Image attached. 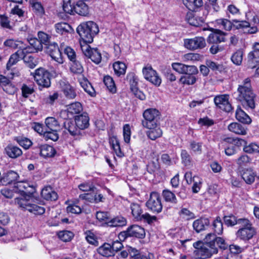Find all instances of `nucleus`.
<instances>
[{
    "label": "nucleus",
    "mask_w": 259,
    "mask_h": 259,
    "mask_svg": "<svg viewBox=\"0 0 259 259\" xmlns=\"http://www.w3.org/2000/svg\"><path fill=\"white\" fill-rule=\"evenodd\" d=\"M236 99L239 101L246 109L253 110L255 107L256 95L253 93L251 84V79L249 77L245 78L238 85Z\"/></svg>",
    "instance_id": "f257e3e1"
},
{
    "label": "nucleus",
    "mask_w": 259,
    "mask_h": 259,
    "mask_svg": "<svg viewBox=\"0 0 259 259\" xmlns=\"http://www.w3.org/2000/svg\"><path fill=\"white\" fill-rule=\"evenodd\" d=\"M77 32L85 44L91 43L93 38L99 32V28L96 23L89 21L80 24L76 29Z\"/></svg>",
    "instance_id": "f03ea898"
},
{
    "label": "nucleus",
    "mask_w": 259,
    "mask_h": 259,
    "mask_svg": "<svg viewBox=\"0 0 259 259\" xmlns=\"http://www.w3.org/2000/svg\"><path fill=\"white\" fill-rule=\"evenodd\" d=\"M239 223L240 229L236 233L237 238L247 241L256 234L255 228L248 219H245L244 221H240Z\"/></svg>",
    "instance_id": "7ed1b4c3"
},
{
    "label": "nucleus",
    "mask_w": 259,
    "mask_h": 259,
    "mask_svg": "<svg viewBox=\"0 0 259 259\" xmlns=\"http://www.w3.org/2000/svg\"><path fill=\"white\" fill-rule=\"evenodd\" d=\"M130 207L133 217L138 221H143L150 224L156 220L155 216H151L148 213L142 214L143 210L139 203H132Z\"/></svg>",
    "instance_id": "20e7f679"
},
{
    "label": "nucleus",
    "mask_w": 259,
    "mask_h": 259,
    "mask_svg": "<svg viewBox=\"0 0 259 259\" xmlns=\"http://www.w3.org/2000/svg\"><path fill=\"white\" fill-rule=\"evenodd\" d=\"M145 236L144 229L137 225H131L126 231L121 232L118 237L120 241H124L128 237H135L138 238H143Z\"/></svg>",
    "instance_id": "39448f33"
},
{
    "label": "nucleus",
    "mask_w": 259,
    "mask_h": 259,
    "mask_svg": "<svg viewBox=\"0 0 259 259\" xmlns=\"http://www.w3.org/2000/svg\"><path fill=\"white\" fill-rule=\"evenodd\" d=\"M33 74L34 79L37 84L42 88H49L51 85V75L50 72L43 68L35 70Z\"/></svg>",
    "instance_id": "423d86ee"
},
{
    "label": "nucleus",
    "mask_w": 259,
    "mask_h": 259,
    "mask_svg": "<svg viewBox=\"0 0 259 259\" xmlns=\"http://www.w3.org/2000/svg\"><path fill=\"white\" fill-rule=\"evenodd\" d=\"M159 115V111L155 109L150 108L146 110L143 114L144 118V120L142 121L143 126L145 127L156 126Z\"/></svg>",
    "instance_id": "0eeeda50"
},
{
    "label": "nucleus",
    "mask_w": 259,
    "mask_h": 259,
    "mask_svg": "<svg viewBox=\"0 0 259 259\" xmlns=\"http://www.w3.org/2000/svg\"><path fill=\"white\" fill-rule=\"evenodd\" d=\"M146 205L154 213L160 212L162 209V205L159 194L156 192H151Z\"/></svg>",
    "instance_id": "6e6552de"
},
{
    "label": "nucleus",
    "mask_w": 259,
    "mask_h": 259,
    "mask_svg": "<svg viewBox=\"0 0 259 259\" xmlns=\"http://www.w3.org/2000/svg\"><path fill=\"white\" fill-rule=\"evenodd\" d=\"M142 72L145 79L156 87H159L160 85L161 79L151 66L147 65L144 67L143 68Z\"/></svg>",
    "instance_id": "1a4fd4ad"
},
{
    "label": "nucleus",
    "mask_w": 259,
    "mask_h": 259,
    "mask_svg": "<svg viewBox=\"0 0 259 259\" xmlns=\"http://www.w3.org/2000/svg\"><path fill=\"white\" fill-rule=\"evenodd\" d=\"M205 46V40L201 36H196L192 38H187L184 40V46L191 51L202 49Z\"/></svg>",
    "instance_id": "9d476101"
},
{
    "label": "nucleus",
    "mask_w": 259,
    "mask_h": 259,
    "mask_svg": "<svg viewBox=\"0 0 259 259\" xmlns=\"http://www.w3.org/2000/svg\"><path fill=\"white\" fill-rule=\"evenodd\" d=\"M81 48L83 54L90 58L91 60L96 64H99L102 60L101 53L97 49H92L87 44L81 46Z\"/></svg>",
    "instance_id": "9b49d317"
},
{
    "label": "nucleus",
    "mask_w": 259,
    "mask_h": 259,
    "mask_svg": "<svg viewBox=\"0 0 259 259\" xmlns=\"http://www.w3.org/2000/svg\"><path fill=\"white\" fill-rule=\"evenodd\" d=\"M46 48L47 52L54 60L59 64H62L63 63L62 54L57 43L50 42L46 46Z\"/></svg>",
    "instance_id": "f8f14e48"
},
{
    "label": "nucleus",
    "mask_w": 259,
    "mask_h": 259,
    "mask_svg": "<svg viewBox=\"0 0 259 259\" xmlns=\"http://www.w3.org/2000/svg\"><path fill=\"white\" fill-rule=\"evenodd\" d=\"M218 253V249L214 244H203L199 250H196L194 253L196 256H203L205 258H211Z\"/></svg>",
    "instance_id": "ddd939ff"
},
{
    "label": "nucleus",
    "mask_w": 259,
    "mask_h": 259,
    "mask_svg": "<svg viewBox=\"0 0 259 259\" xmlns=\"http://www.w3.org/2000/svg\"><path fill=\"white\" fill-rule=\"evenodd\" d=\"M229 96L227 95H221L217 96L214 98V102L215 105L226 112H230L232 108L229 101Z\"/></svg>",
    "instance_id": "4468645a"
},
{
    "label": "nucleus",
    "mask_w": 259,
    "mask_h": 259,
    "mask_svg": "<svg viewBox=\"0 0 259 259\" xmlns=\"http://www.w3.org/2000/svg\"><path fill=\"white\" fill-rule=\"evenodd\" d=\"M60 86L64 96L68 99H74L77 96L75 89L65 80L59 81Z\"/></svg>",
    "instance_id": "2eb2a0df"
},
{
    "label": "nucleus",
    "mask_w": 259,
    "mask_h": 259,
    "mask_svg": "<svg viewBox=\"0 0 259 259\" xmlns=\"http://www.w3.org/2000/svg\"><path fill=\"white\" fill-rule=\"evenodd\" d=\"M19 178L18 174L13 170L4 173L0 179V185L7 186L14 183Z\"/></svg>",
    "instance_id": "dca6fc26"
},
{
    "label": "nucleus",
    "mask_w": 259,
    "mask_h": 259,
    "mask_svg": "<svg viewBox=\"0 0 259 259\" xmlns=\"http://www.w3.org/2000/svg\"><path fill=\"white\" fill-rule=\"evenodd\" d=\"M242 179L245 183L248 185H251L254 182L256 174L253 171L252 168H243L240 171Z\"/></svg>",
    "instance_id": "f3484780"
},
{
    "label": "nucleus",
    "mask_w": 259,
    "mask_h": 259,
    "mask_svg": "<svg viewBox=\"0 0 259 259\" xmlns=\"http://www.w3.org/2000/svg\"><path fill=\"white\" fill-rule=\"evenodd\" d=\"M225 33L220 29H214L210 33L207 38V41L210 44H218L225 41Z\"/></svg>",
    "instance_id": "a211bd4d"
},
{
    "label": "nucleus",
    "mask_w": 259,
    "mask_h": 259,
    "mask_svg": "<svg viewBox=\"0 0 259 259\" xmlns=\"http://www.w3.org/2000/svg\"><path fill=\"white\" fill-rule=\"evenodd\" d=\"M5 153L10 158H16L22 154V151L17 146L10 144L5 148Z\"/></svg>",
    "instance_id": "6ab92c4d"
},
{
    "label": "nucleus",
    "mask_w": 259,
    "mask_h": 259,
    "mask_svg": "<svg viewBox=\"0 0 259 259\" xmlns=\"http://www.w3.org/2000/svg\"><path fill=\"white\" fill-rule=\"evenodd\" d=\"M25 54V49H19L16 52L10 56L9 60L7 64V69L9 70L11 67L22 59L23 56Z\"/></svg>",
    "instance_id": "aec40b11"
},
{
    "label": "nucleus",
    "mask_w": 259,
    "mask_h": 259,
    "mask_svg": "<svg viewBox=\"0 0 259 259\" xmlns=\"http://www.w3.org/2000/svg\"><path fill=\"white\" fill-rule=\"evenodd\" d=\"M75 122L76 126L80 130H84L89 125V117L86 113L76 116Z\"/></svg>",
    "instance_id": "412c9836"
},
{
    "label": "nucleus",
    "mask_w": 259,
    "mask_h": 259,
    "mask_svg": "<svg viewBox=\"0 0 259 259\" xmlns=\"http://www.w3.org/2000/svg\"><path fill=\"white\" fill-rule=\"evenodd\" d=\"M76 13L82 16H87L89 14L88 6L81 2H75L74 3V14Z\"/></svg>",
    "instance_id": "4be33fe9"
},
{
    "label": "nucleus",
    "mask_w": 259,
    "mask_h": 259,
    "mask_svg": "<svg viewBox=\"0 0 259 259\" xmlns=\"http://www.w3.org/2000/svg\"><path fill=\"white\" fill-rule=\"evenodd\" d=\"M41 195L46 200L55 201L58 198L57 193L50 186L44 188L41 190Z\"/></svg>",
    "instance_id": "5701e85b"
},
{
    "label": "nucleus",
    "mask_w": 259,
    "mask_h": 259,
    "mask_svg": "<svg viewBox=\"0 0 259 259\" xmlns=\"http://www.w3.org/2000/svg\"><path fill=\"white\" fill-rule=\"evenodd\" d=\"M149 129L146 132V135L148 138L151 140H155L161 137L162 135V131L159 126L156 124V126H153L151 127H147Z\"/></svg>",
    "instance_id": "b1692460"
},
{
    "label": "nucleus",
    "mask_w": 259,
    "mask_h": 259,
    "mask_svg": "<svg viewBox=\"0 0 259 259\" xmlns=\"http://www.w3.org/2000/svg\"><path fill=\"white\" fill-rule=\"evenodd\" d=\"M228 130L237 135H245L247 134V128L237 122H233L228 127Z\"/></svg>",
    "instance_id": "393cba45"
},
{
    "label": "nucleus",
    "mask_w": 259,
    "mask_h": 259,
    "mask_svg": "<svg viewBox=\"0 0 259 259\" xmlns=\"http://www.w3.org/2000/svg\"><path fill=\"white\" fill-rule=\"evenodd\" d=\"M209 220L207 218H200L194 221L193 227L194 230L197 233L205 229L206 226L209 225Z\"/></svg>",
    "instance_id": "a878e982"
},
{
    "label": "nucleus",
    "mask_w": 259,
    "mask_h": 259,
    "mask_svg": "<svg viewBox=\"0 0 259 259\" xmlns=\"http://www.w3.org/2000/svg\"><path fill=\"white\" fill-rule=\"evenodd\" d=\"M24 49L25 54H24L23 56L22 60L26 66L31 69H33L38 64L37 59L30 54H26V49Z\"/></svg>",
    "instance_id": "bb28decb"
},
{
    "label": "nucleus",
    "mask_w": 259,
    "mask_h": 259,
    "mask_svg": "<svg viewBox=\"0 0 259 259\" xmlns=\"http://www.w3.org/2000/svg\"><path fill=\"white\" fill-rule=\"evenodd\" d=\"M45 123L47 129L52 131L58 132L60 129V125L57 119L53 117L46 119Z\"/></svg>",
    "instance_id": "cd10ccee"
},
{
    "label": "nucleus",
    "mask_w": 259,
    "mask_h": 259,
    "mask_svg": "<svg viewBox=\"0 0 259 259\" xmlns=\"http://www.w3.org/2000/svg\"><path fill=\"white\" fill-rule=\"evenodd\" d=\"M56 153L55 149L51 146L46 144L40 147V154L44 157H52Z\"/></svg>",
    "instance_id": "c85d7f7f"
},
{
    "label": "nucleus",
    "mask_w": 259,
    "mask_h": 259,
    "mask_svg": "<svg viewBox=\"0 0 259 259\" xmlns=\"http://www.w3.org/2000/svg\"><path fill=\"white\" fill-rule=\"evenodd\" d=\"M236 118L243 123L249 124L251 122L249 116L240 107H238L236 111Z\"/></svg>",
    "instance_id": "c756f323"
},
{
    "label": "nucleus",
    "mask_w": 259,
    "mask_h": 259,
    "mask_svg": "<svg viewBox=\"0 0 259 259\" xmlns=\"http://www.w3.org/2000/svg\"><path fill=\"white\" fill-rule=\"evenodd\" d=\"M126 80L130 85L132 92H137L138 84V79L134 72L128 73L126 76Z\"/></svg>",
    "instance_id": "7c9ffc66"
},
{
    "label": "nucleus",
    "mask_w": 259,
    "mask_h": 259,
    "mask_svg": "<svg viewBox=\"0 0 259 259\" xmlns=\"http://www.w3.org/2000/svg\"><path fill=\"white\" fill-rule=\"evenodd\" d=\"M126 224V220L121 217L118 216L110 220L107 222V226L110 227H121Z\"/></svg>",
    "instance_id": "2f4dec72"
},
{
    "label": "nucleus",
    "mask_w": 259,
    "mask_h": 259,
    "mask_svg": "<svg viewBox=\"0 0 259 259\" xmlns=\"http://www.w3.org/2000/svg\"><path fill=\"white\" fill-rule=\"evenodd\" d=\"M29 4L32 8V11L36 15L41 16L45 13L44 9L41 4L36 0H31Z\"/></svg>",
    "instance_id": "473e14b6"
},
{
    "label": "nucleus",
    "mask_w": 259,
    "mask_h": 259,
    "mask_svg": "<svg viewBox=\"0 0 259 259\" xmlns=\"http://www.w3.org/2000/svg\"><path fill=\"white\" fill-rule=\"evenodd\" d=\"M99 254L102 256L109 257L113 256V251L112 250L111 245L109 243H104L98 249Z\"/></svg>",
    "instance_id": "72a5a7b5"
},
{
    "label": "nucleus",
    "mask_w": 259,
    "mask_h": 259,
    "mask_svg": "<svg viewBox=\"0 0 259 259\" xmlns=\"http://www.w3.org/2000/svg\"><path fill=\"white\" fill-rule=\"evenodd\" d=\"M67 110L71 115L79 114L82 111V106L80 102H75L69 105Z\"/></svg>",
    "instance_id": "f704fd0d"
},
{
    "label": "nucleus",
    "mask_w": 259,
    "mask_h": 259,
    "mask_svg": "<svg viewBox=\"0 0 259 259\" xmlns=\"http://www.w3.org/2000/svg\"><path fill=\"white\" fill-rule=\"evenodd\" d=\"M217 26L227 31H230L233 27V23L226 19H219L215 20Z\"/></svg>",
    "instance_id": "c9c22d12"
},
{
    "label": "nucleus",
    "mask_w": 259,
    "mask_h": 259,
    "mask_svg": "<svg viewBox=\"0 0 259 259\" xmlns=\"http://www.w3.org/2000/svg\"><path fill=\"white\" fill-rule=\"evenodd\" d=\"M109 142L116 155L118 157H122L123 155V154L121 152L119 145V141L117 139V137L116 136L111 137Z\"/></svg>",
    "instance_id": "e433bc0d"
},
{
    "label": "nucleus",
    "mask_w": 259,
    "mask_h": 259,
    "mask_svg": "<svg viewBox=\"0 0 259 259\" xmlns=\"http://www.w3.org/2000/svg\"><path fill=\"white\" fill-rule=\"evenodd\" d=\"M245 219H237L235 216L231 214L225 215L223 218L224 222L227 226H234L235 225H239L240 221H244Z\"/></svg>",
    "instance_id": "4c0bfd02"
},
{
    "label": "nucleus",
    "mask_w": 259,
    "mask_h": 259,
    "mask_svg": "<svg viewBox=\"0 0 259 259\" xmlns=\"http://www.w3.org/2000/svg\"><path fill=\"white\" fill-rule=\"evenodd\" d=\"M64 128L67 130L72 136H75L78 134L79 131L76 127V125L72 121L67 120L64 122Z\"/></svg>",
    "instance_id": "58836bf2"
},
{
    "label": "nucleus",
    "mask_w": 259,
    "mask_h": 259,
    "mask_svg": "<svg viewBox=\"0 0 259 259\" xmlns=\"http://www.w3.org/2000/svg\"><path fill=\"white\" fill-rule=\"evenodd\" d=\"M103 81L107 89L110 92L115 93L116 92L115 84L113 78L110 76H105Z\"/></svg>",
    "instance_id": "ea45409f"
},
{
    "label": "nucleus",
    "mask_w": 259,
    "mask_h": 259,
    "mask_svg": "<svg viewBox=\"0 0 259 259\" xmlns=\"http://www.w3.org/2000/svg\"><path fill=\"white\" fill-rule=\"evenodd\" d=\"M113 67L115 73L118 76L123 75L126 72V66L122 62L117 61L115 62L113 65Z\"/></svg>",
    "instance_id": "a19ab883"
},
{
    "label": "nucleus",
    "mask_w": 259,
    "mask_h": 259,
    "mask_svg": "<svg viewBox=\"0 0 259 259\" xmlns=\"http://www.w3.org/2000/svg\"><path fill=\"white\" fill-rule=\"evenodd\" d=\"M56 32L61 34H65L71 30V26L66 23H59L55 25Z\"/></svg>",
    "instance_id": "79ce46f5"
},
{
    "label": "nucleus",
    "mask_w": 259,
    "mask_h": 259,
    "mask_svg": "<svg viewBox=\"0 0 259 259\" xmlns=\"http://www.w3.org/2000/svg\"><path fill=\"white\" fill-rule=\"evenodd\" d=\"M243 56V51L241 50H238L232 54L231 60L233 64L239 66L242 63Z\"/></svg>",
    "instance_id": "37998d69"
},
{
    "label": "nucleus",
    "mask_w": 259,
    "mask_h": 259,
    "mask_svg": "<svg viewBox=\"0 0 259 259\" xmlns=\"http://www.w3.org/2000/svg\"><path fill=\"white\" fill-rule=\"evenodd\" d=\"M162 196L166 202H169L174 204L177 203V199L175 194L170 191L166 189L162 191Z\"/></svg>",
    "instance_id": "c03bdc74"
},
{
    "label": "nucleus",
    "mask_w": 259,
    "mask_h": 259,
    "mask_svg": "<svg viewBox=\"0 0 259 259\" xmlns=\"http://www.w3.org/2000/svg\"><path fill=\"white\" fill-rule=\"evenodd\" d=\"M22 44V42L21 41L16 40L13 39H8L4 41V45L6 47L13 49H22L21 46Z\"/></svg>",
    "instance_id": "a18cd8bd"
},
{
    "label": "nucleus",
    "mask_w": 259,
    "mask_h": 259,
    "mask_svg": "<svg viewBox=\"0 0 259 259\" xmlns=\"http://www.w3.org/2000/svg\"><path fill=\"white\" fill-rule=\"evenodd\" d=\"M213 229L215 233L220 235L223 231V225L221 219L220 217H217L213 221L212 224Z\"/></svg>",
    "instance_id": "49530a36"
},
{
    "label": "nucleus",
    "mask_w": 259,
    "mask_h": 259,
    "mask_svg": "<svg viewBox=\"0 0 259 259\" xmlns=\"http://www.w3.org/2000/svg\"><path fill=\"white\" fill-rule=\"evenodd\" d=\"M15 140L25 149H29L32 144L31 141L25 137H17Z\"/></svg>",
    "instance_id": "de8ad7c7"
},
{
    "label": "nucleus",
    "mask_w": 259,
    "mask_h": 259,
    "mask_svg": "<svg viewBox=\"0 0 259 259\" xmlns=\"http://www.w3.org/2000/svg\"><path fill=\"white\" fill-rule=\"evenodd\" d=\"M243 151L245 153L249 154L259 153V145L254 143H251L248 145H244Z\"/></svg>",
    "instance_id": "09e8293b"
},
{
    "label": "nucleus",
    "mask_w": 259,
    "mask_h": 259,
    "mask_svg": "<svg viewBox=\"0 0 259 259\" xmlns=\"http://www.w3.org/2000/svg\"><path fill=\"white\" fill-rule=\"evenodd\" d=\"M70 70L74 73L81 74L83 71V68L80 63L75 60L72 61Z\"/></svg>",
    "instance_id": "8fccbe9b"
},
{
    "label": "nucleus",
    "mask_w": 259,
    "mask_h": 259,
    "mask_svg": "<svg viewBox=\"0 0 259 259\" xmlns=\"http://www.w3.org/2000/svg\"><path fill=\"white\" fill-rule=\"evenodd\" d=\"M251 161V158L246 155H242L240 156L236 160V163L237 164L239 168H242L247 165Z\"/></svg>",
    "instance_id": "3c124183"
},
{
    "label": "nucleus",
    "mask_w": 259,
    "mask_h": 259,
    "mask_svg": "<svg viewBox=\"0 0 259 259\" xmlns=\"http://www.w3.org/2000/svg\"><path fill=\"white\" fill-rule=\"evenodd\" d=\"M202 58V56L197 53H187L185 54L183 57L184 61H198Z\"/></svg>",
    "instance_id": "603ef678"
},
{
    "label": "nucleus",
    "mask_w": 259,
    "mask_h": 259,
    "mask_svg": "<svg viewBox=\"0 0 259 259\" xmlns=\"http://www.w3.org/2000/svg\"><path fill=\"white\" fill-rule=\"evenodd\" d=\"M58 237L64 242L70 241L73 238V233L69 231H60L58 234Z\"/></svg>",
    "instance_id": "864d4df0"
},
{
    "label": "nucleus",
    "mask_w": 259,
    "mask_h": 259,
    "mask_svg": "<svg viewBox=\"0 0 259 259\" xmlns=\"http://www.w3.org/2000/svg\"><path fill=\"white\" fill-rule=\"evenodd\" d=\"M180 81L184 84L193 85L196 82V78L194 75L182 76L180 79Z\"/></svg>",
    "instance_id": "5fc2aeb1"
},
{
    "label": "nucleus",
    "mask_w": 259,
    "mask_h": 259,
    "mask_svg": "<svg viewBox=\"0 0 259 259\" xmlns=\"http://www.w3.org/2000/svg\"><path fill=\"white\" fill-rule=\"evenodd\" d=\"M27 210L35 214H42L45 212V209L43 207L31 203L28 206Z\"/></svg>",
    "instance_id": "6e6d98bb"
},
{
    "label": "nucleus",
    "mask_w": 259,
    "mask_h": 259,
    "mask_svg": "<svg viewBox=\"0 0 259 259\" xmlns=\"http://www.w3.org/2000/svg\"><path fill=\"white\" fill-rule=\"evenodd\" d=\"M63 9L67 14L74 15V4H71V0H63Z\"/></svg>",
    "instance_id": "4d7b16f0"
},
{
    "label": "nucleus",
    "mask_w": 259,
    "mask_h": 259,
    "mask_svg": "<svg viewBox=\"0 0 259 259\" xmlns=\"http://www.w3.org/2000/svg\"><path fill=\"white\" fill-rule=\"evenodd\" d=\"M180 215L186 220L193 219L195 218L194 213L186 208H183L179 212Z\"/></svg>",
    "instance_id": "13d9d810"
},
{
    "label": "nucleus",
    "mask_w": 259,
    "mask_h": 259,
    "mask_svg": "<svg viewBox=\"0 0 259 259\" xmlns=\"http://www.w3.org/2000/svg\"><path fill=\"white\" fill-rule=\"evenodd\" d=\"M28 183L25 182H18L15 184L14 189L16 192L20 193L23 195L27 187H28Z\"/></svg>",
    "instance_id": "bf43d9fd"
},
{
    "label": "nucleus",
    "mask_w": 259,
    "mask_h": 259,
    "mask_svg": "<svg viewBox=\"0 0 259 259\" xmlns=\"http://www.w3.org/2000/svg\"><path fill=\"white\" fill-rule=\"evenodd\" d=\"M58 132L52 131L51 130H46L44 135V137L46 140H51L53 141H56L59 139Z\"/></svg>",
    "instance_id": "052dcab7"
},
{
    "label": "nucleus",
    "mask_w": 259,
    "mask_h": 259,
    "mask_svg": "<svg viewBox=\"0 0 259 259\" xmlns=\"http://www.w3.org/2000/svg\"><path fill=\"white\" fill-rule=\"evenodd\" d=\"M37 36L42 45L44 44V45L47 46L51 42V36L49 34L45 33L44 32L39 31L38 32Z\"/></svg>",
    "instance_id": "680f3d73"
},
{
    "label": "nucleus",
    "mask_w": 259,
    "mask_h": 259,
    "mask_svg": "<svg viewBox=\"0 0 259 259\" xmlns=\"http://www.w3.org/2000/svg\"><path fill=\"white\" fill-rule=\"evenodd\" d=\"M206 65L208 67V68H210L213 71H219V72H222L224 70V68L223 65L218 64L214 62L211 61L210 60H207L206 61Z\"/></svg>",
    "instance_id": "e2e57ef3"
},
{
    "label": "nucleus",
    "mask_w": 259,
    "mask_h": 259,
    "mask_svg": "<svg viewBox=\"0 0 259 259\" xmlns=\"http://www.w3.org/2000/svg\"><path fill=\"white\" fill-rule=\"evenodd\" d=\"M233 27L236 29H245L250 27V23L246 21H239L236 19L233 20Z\"/></svg>",
    "instance_id": "0e129e2a"
},
{
    "label": "nucleus",
    "mask_w": 259,
    "mask_h": 259,
    "mask_svg": "<svg viewBox=\"0 0 259 259\" xmlns=\"http://www.w3.org/2000/svg\"><path fill=\"white\" fill-rule=\"evenodd\" d=\"M123 135L124 142L127 144L129 143L131 140V131L128 124H126L123 126Z\"/></svg>",
    "instance_id": "69168bd1"
},
{
    "label": "nucleus",
    "mask_w": 259,
    "mask_h": 259,
    "mask_svg": "<svg viewBox=\"0 0 259 259\" xmlns=\"http://www.w3.org/2000/svg\"><path fill=\"white\" fill-rule=\"evenodd\" d=\"M248 62L250 63L259 64V52L251 51L248 55Z\"/></svg>",
    "instance_id": "338daca9"
},
{
    "label": "nucleus",
    "mask_w": 259,
    "mask_h": 259,
    "mask_svg": "<svg viewBox=\"0 0 259 259\" xmlns=\"http://www.w3.org/2000/svg\"><path fill=\"white\" fill-rule=\"evenodd\" d=\"M190 149L194 153H201L202 151V143L192 141L190 143Z\"/></svg>",
    "instance_id": "774afa93"
}]
</instances>
